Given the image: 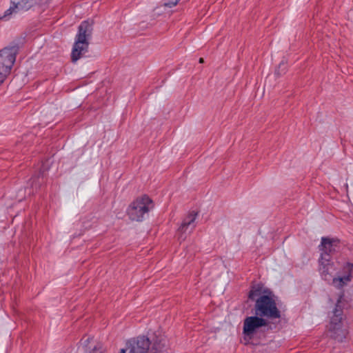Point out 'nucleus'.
<instances>
[{
  "instance_id": "nucleus-1",
  "label": "nucleus",
  "mask_w": 353,
  "mask_h": 353,
  "mask_svg": "<svg viewBox=\"0 0 353 353\" xmlns=\"http://www.w3.org/2000/svg\"><path fill=\"white\" fill-rule=\"evenodd\" d=\"M125 353H169L166 340L154 336L152 340L142 336L127 343Z\"/></svg>"
},
{
  "instance_id": "nucleus-2",
  "label": "nucleus",
  "mask_w": 353,
  "mask_h": 353,
  "mask_svg": "<svg viewBox=\"0 0 353 353\" xmlns=\"http://www.w3.org/2000/svg\"><path fill=\"white\" fill-rule=\"evenodd\" d=\"M92 32V23L88 21H83L78 28V33L72 48L71 59L72 62L79 60L83 54L88 51V39Z\"/></svg>"
},
{
  "instance_id": "nucleus-3",
  "label": "nucleus",
  "mask_w": 353,
  "mask_h": 353,
  "mask_svg": "<svg viewBox=\"0 0 353 353\" xmlns=\"http://www.w3.org/2000/svg\"><path fill=\"white\" fill-rule=\"evenodd\" d=\"M256 315L269 319H279L281 312L271 294H262L256 300L254 305Z\"/></svg>"
},
{
  "instance_id": "nucleus-4",
  "label": "nucleus",
  "mask_w": 353,
  "mask_h": 353,
  "mask_svg": "<svg viewBox=\"0 0 353 353\" xmlns=\"http://www.w3.org/2000/svg\"><path fill=\"white\" fill-rule=\"evenodd\" d=\"M153 203L152 199L143 195L135 199L128 208V215L132 221H141L145 214L152 209Z\"/></svg>"
},
{
  "instance_id": "nucleus-5",
  "label": "nucleus",
  "mask_w": 353,
  "mask_h": 353,
  "mask_svg": "<svg viewBox=\"0 0 353 353\" xmlns=\"http://www.w3.org/2000/svg\"><path fill=\"white\" fill-rule=\"evenodd\" d=\"M17 52L18 48L16 46L5 47L0 50V85L10 74Z\"/></svg>"
},
{
  "instance_id": "nucleus-6",
  "label": "nucleus",
  "mask_w": 353,
  "mask_h": 353,
  "mask_svg": "<svg viewBox=\"0 0 353 353\" xmlns=\"http://www.w3.org/2000/svg\"><path fill=\"white\" fill-rule=\"evenodd\" d=\"M341 299H339L336 304V307L332 312L331 316L330 331L332 333L331 336L339 341H342L345 337V331L341 327L342 320L343 310L339 305Z\"/></svg>"
},
{
  "instance_id": "nucleus-7",
  "label": "nucleus",
  "mask_w": 353,
  "mask_h": 353,
  "mask_svg": "<svg viewBox=\"0 0 353 353\" xmlns=\"http://www.w3.org/2000/svg\"><path fill=\"white\" fill-rule=\"evenodd\" d=\"M268 325V321L258 315L248 316L243 321V334L252 339L257 331Z\"/></svg>"
},
{
  "instance_id": "nucleus-8",
  "label": "nucleus",
  "mask_w": 353,
  "mask_h": 353,
  "mask_svg": "<svg viewBox=\"0 0 353 353\" xmlns=\"http://www.w3.org/2000/svg\"><path fill=\"white\" fill-rule=\"evenodd\" d=\"M339 245V240L327 237L321 238V243L319 245V250L321 251V257H326L330 260V254L336 251Z\"/></svg>"
},
{
  "instance_id": "nucleus-9",
  "label": "nucleus",
  "mask_w": 353,
  "mask_h": 353,
  "mask_svg": "<svg viewBox=\"0 0 353 353\" xmlns=\"http://www.w3.org/2000/svg\"><path fill=\"white\" fill-rule=\"evenodd\" d=\"M197 214L194 212H192L183 219L181 226L178 230L179 239L184 241L186 238L183 234L188 231L191 232L194 227V221L196 219Z\"/></svg>"
},
{
  "instance_id": "nucleus-10",
  "label": "nucleus",
  "mask_w": 353,
  "mask_h": 353,
  "mask_svg": "<svg viewBox=\"0 0 353 353\" xmlns=\"http://www.w3.org/2000/svg\"><path fill=\"white\" fill-rule=\"evenodd\" d=\"M37 0H11L12 6L8 9L4 14L3 17H6L13 12H17L21 10H28L30 8L34 3Z\"/></svg>"
},
{
  "instance_id": "nucleus-11",
  "label": "nucleus",
  "mask_w": 353,
  "mask_h": 353,
  "mask_svg": "<svg viewBox=\"0 0 353 353\" xmlns=\"http://www.w3.org/2000/svg\"><path fill=\"white\" fill-rule=\"evenodd\" d=\"M319 272L322 278L325 281L330 280L331 275L333 273L334 263L331 262V259H327L323 256L320 258L319 261Z\"/></svg>"
},
{
  "instance_id": "nucleus-12",
  "label": "nucleus",
  "mask_w": 353,
  "mask_h": 353,
  "mask_svg": "<svg viewBox=\"0 0 353 353\" xmlns=\"http://www.w3.org/2000/svg\"><path fill=\"white\" fill-rule=\"evenodd\" d=\"M352 268H353V264L347 263V265L344 268V269L345 270V272H347L348 274L344 276H339V277L333 279V284L337 288H343L345 285L347 284V283H348L351 281Z\"/></svg>"
},
{
  "instance_id": "nucleus-13",
  "label": "nucleus",
  "mask_w": 353,
  "mask_h": 353,
  "mask_svg": "<svg viewBox=\"0 0 353 353\" xmlns=\"http://www.w3.org/2000/svg\"><path fill=\"white\" fill-rule=\"evenodd\" d=\"M261 288L259 287H254L249 292V299L255 301L261 296Z\"/></svg>"
},
{
  "instance_id": "nucleus-14",
  "label": "nucleus",
  "mask_w": 353,
  "mask_h": 353,
  "mask_svg": "<svg viewBox=\"0 0 353 353\" xmlns=\"http://www.w3.org/2000/svg\"><path fill=\"white\" fill-rule=\"evenodd\" d=\"M287 71V63L285 61H281L275 71L277 76H281L285 74Z\"/></svg>"
},
{
  "instance_id": "nucleus-15",
  "label": "nucleus",
  "mask_w": 353,
  "mask_h": 353,
  "mask_svg": "<svg viewBox=\"0 0 353 353\" xmlns=\"http://www.w3.org/2000/svg\"><path fill=\"white\" fill-rule=\"evenodd\" d=\"M179 1V0H174V1H171L169 2H165V3H164V6L171 8L172 6H176Z\"/></svg>"
},
{
  "instance_id": "nucleus-16",
  "label": "nucleus",
  "mask_w": 353,
  "mask_h": 353,
  "mask_svg": "<svg viewBox=\"0 0 353 353\" xmlns=\"http://www.w3.org/2000/svg\"><path fill=\"white\" fill-rule=\"evenodd\" d=\"M203 62H204L203 59V58H200V59H199V63H203Z\"/></svg>"
},
{
  "instance_id": "nucleus-17",
  "label": "nucleus",
  "mask_w": 353,
  "mask_h": 353,
  "mask_svg": "<svg viewBox=\"0 0 353 353\" xmlns=\"http://www.w3.org/2000/svg\"><path fill=\"white\" fill-rule=\"evenodd\" d=\"M119 353H125V349H121L120 350Z\"/></svg>"
},
{
  "instance_id": "nucleus-18",
  "label": "nucleus",
  "mask_w": 353,
  "mask_h": 353,
  "mask_svg": "<svg viewBox=\"0 0 353 353\" xmlns=\"http://www.w3.org/2000/svg\"><path fill=\"white\" fill-rule=\"evenodd\" d=\"M3 17H0V20L2 19Z\"/></svg>"
}]
</instances>
